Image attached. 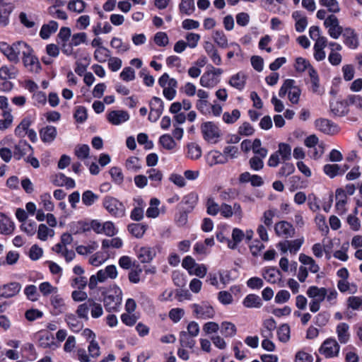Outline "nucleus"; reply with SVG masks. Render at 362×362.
<instances>
[{
	"mask_svg": "<svg viewBox=\"0 0 362 362\" xmlns=\"http://www.w3.org/2000/svg\"><path fill=\"white\" fill-rule=\"evenodd\" d=\"M315 126L320 132L327 134L333 135L339 132L337 124L328 119L320 118L316 119Z\"/></svg>",
	"mask_w": 362,
	"mask_h": 362,
	"instance_id": "obj_14",
	"label": "nucleus"
},
{
	"mask_svg": "<svg viewBox=\"0 0 362 362\" xmlns=\"http://www.w3.org/2000/svg\"><path fill=\"white\" fill-rule=\"evenodd\" d=\"M307 295L308 297L314 298V300L322 302L325 299L327 296V288L324 287L319 288L316 286H311L307 290Z\"/></svg>",
	"mask_w": 362,
	"mask_h": 362,
	"instance_id": "obj_25",
	"label": "nucleus"
},
{
	"mask_svg": "<svg viewBox=\"0 0 362 362\" xmlns=\"http://www.w3.org/2000/svg\"><path fill=\"white\" fill-rule=\"evenodd\" d=\"M74 117L78 123L84 122L88 117L86 108L83 106H78L74 114Z\"/></svg>",
	"mask_w": 362,
	"mask_h": 362,
	"instance_id": "obj_62",
	"label": "nucleus"
},
{
	"mask_svg": "<svg viewBox=\"0 0 362 362\" xmlns=\"http://www.w3.org/2000/svg\"><path fill=\"white\" fill-rule=\"evenodd\" d=\"M243 304L245 308H259L262 305L261 298L256 294L250 293L246 296L243 301Z\"/></svg>",
	"mask_w": 362,
	"mask_h": 362,
	"instance_id": "obj_34",
	"label": "nucleus"
},
{
	"mask_svg": "<svg viewBox=\"0 0 362 362\" xmlns=\"http://www.w3.org/2000/svg\"><path fill=\"white\" fill-rule=\"evenodd\" d=\"M220 331L225 337H233L236 334L237 328L233 323L224 321L221 325Z\"/></svg>",
	"mask_w": 362,
	"mask_h": 362,
	"instance_id": "obj_39",
	"label": "nucleus"
},
{
	"mask_svg": "<svg viewBox=\"0 0 362 362\" xmlns=\"http://www.w3.org/2000/svg\"><path fill=\"white\" fill-rule=\"evenodd\" d=\"M349 325L345 322H341L337 326V333L339 342L341 344H346L350 338L349 333Z\"/></svg>",
	"mask_w": 362,
	"mask_h": 362,
	"instance_id": "obj_33",
	"label": "nucleus"
},
{
	"mask_svg": "<svg viewBox=\"0 0 362 362\" xmlns=\"http://www.w3.org/2000/svg\"><path fill=\"white\" fill-rule=\"evenodd\" d=\"M340 170L341 165L338 164H326L323 167L324 173L330 178L341 175Z\"/></svg>",
	"mask_w": 362,
	"mask_h": 362,
	"instance_id": "obj_48",
	"label": "nucleus"
},
{
	"mask_svg": "<svg viewBox=\"0 0 362 362\" xmlns=\"http://www.w3.org/2000/svg\"><path fill=\"white\" fill-rule=\"evenodd\" d=\"M262 276L265 280L271 284H275L281 276V272L276 267H265L262 271Z\"/></svg>",
	"mask_w": 362,
	"mask_h": 362,
	"instance_id": "obj_29",
	"label": "nucleus"
},
{
	"mask_svg": "<svg viewBox=\"0 0 362 362\" xmlns=\"http://www.w3.org/2000/svg\"><path fill=\"white\" fill-rule=\"evenodd\" d=\"M37 223L32 220H29L21 226V229L29 236H32L35 233Z\"/></svg>",
	"mask_w": 362,
	"mask_h": 362,
	"instance_id": "obj_63",
	"label": "nucleus"
},
{
	"mask_svg": "<svg viewBox=\"0 0 362 362\" xmlns=\"http://www.w3.org/2000/svg\"><path fill=\"white\" fill-rule=\"evenodd\" d=\"M150 112L148 119L151 122H156L163 114L164 103L161 98L153 96L149 102Z\"/></svg>",
	"mask_w": 362,
	"mask_h": 362,
	"instance_id": "obj_11",
	"label": "nucleus"
},
{
	"mask_svg": "<svg viewBox=\"0 0 362 362\" xmlns=\"http://www.w3.org/2000/svg\"><path fill=\"white\" fill-rule=\"evenodd\" d=\"M39 346L47 349L55 345L53 334L48 331L41 332L38 339Z\"/></svg>",
	"mask_w": 362,
	"mask_h": 362,
	"instance_id": "obj_27",
	"label": "nucleus"
},
{
	"mask_svg": "<svg viewBox=\"0 0 362 362\" xmlns=\"http://www.w3.org/2000/svg\"><path fill=\"white\" fill-rule=\"evenodd\" d=\"M294 68L296 72L298 73H303L307 69L309 70L311 66H313L308 60L306 59L298 57L296 58L295 64H294Z\"/></svg>",
	"mask_w": 362,
	"mask_h": 362,
	"instance_id": "obj_45",
	"label": "nucleus"
},
{
	"mask_svg": "<svg viewBox=\"0 0 362 362\" xmlns=\"http://www.w3.org/2000/svg\"><path fill=\"white\" fill-rule=\"evenodd\" d=\"M129 119V115L124 110H112L107 115V120L113 125H119Z\"/></svg>",
	"mask_w": 362,
	"mask_h": 362,
	"instance_id": "obj_18",
	"label": "nucleus"
},
{
	"mask_svg": "<svg viewBox=\"0 0 362 362\" xmlns=\"http://www.w3.org/2000/svg\"><path fill=\"white\" fill-rule=\"evenodd\" d=\"M185 315V310L182 308H172L169 311V318L174 322L177 323Z\"/></svg>",
	"mask_w": 362,
	"mask_h": 362,
	"instance_id": "obj_64",
	"label": "nucleus"
},
{
	"mask_svg": "<svg viewBox=\"0 0 362 362\" xmlns=\"http://www.w3.org/2000/svg\"><path fill=\"white\" fill-rule=\"evenodd\" d=\"M194 337L189 335L187 332L182 331L180 332L179 340L180 345L182 347L193 348L195 345V340L193 339Z\"/></svg>",
	"mask_w": 362,
	"mask_h": 362,
	"instance_id": "obj_42",
	"label": "nucleus"
},
{
	"mask_svg": "<svg viewBox=\"0 0 362 362\" xmlns=\"http://www.w3.org/2000/svg\"><path fill=\"white\" fill-rule=\"evenodd\" d=\"M344 44L351 49L358 47V37L355 30L351 28H345L341 34Z\"/></svg>",
	"mask_w": 362,
	"mask_h": 362,
	"instance_id": "obj_13",
	"label": "nucleus"
},
{
	"mask_svg": "<svg viewBox=\"0 0 362 362\" xmlns=\"http://www.w3.org/2000/svg\"><path fill=\"white\" fill-rule=\"evenodd\" d=\"M86 2L83 0H71L68 4V9L76 13H82L86 7Z\"/></svg>",
	"mask_w": 362,
	"mask_h": 362,
	"instance_id": "obj_56",
	"label": "nucleus"
},
{
	"mask_svg": "<svg viewBox=\"0 0 362 362\" xmlns=\"http://www.w3.org/2000/svg\"><path fill=\"white\" fill-rule=\"evenodd\" d=\"M146 173L151 181V186L158 187L160 185L163 180V173L160 170L151 168L147 170Z\"/></svg>",
	"mask_w": 362,
	"mask_h": 362,
	"instance_id": "obj_35",
	"label": "nucleus"
},
{
	"mask_svg": "<svg viewBox=\"0 0 362 362\" xmlns=\"http://www.w3.org/2000/svg\"><path fill=\"white\" fill-rule=\"evenodd\" d=\"M65 321L70 329L74 332H80L83 327L82 322L75 315L71 313L66 315Z\"/></svg>",
	"mask_w": 362,
	"mask_h": 362,
	"instance_id": "obj_32",
	"label": "nucleus"
},
{
	"mask_svg": "<svg viewBox=\"0 0 362 362\" xmlns=\"http://www.w3.org/2000/svg\"><path fill=\"white\" fill-rule=\"evenodd\" d=\"M32 124V120L30 117H24L19 124L16 127L14 134L19 138H24L26 135V132L29 129V127Z\"/></svg>",
	"mask_w": 362,
	"mask_h": 362,
	"instance_id": "obj_31",
	"label": "nucleus"
},
{
	"mask_svg": "<svg viewBox=\"0 0 362 362\" xmlns=\"http://www.w3.org/2000/svg\"><path fill=\"white\" fill-rule=\"evenodd\" d=\"M209 164L212 166L216 164H223L228 161L227 158L224 156L220 151H214L209 153Z\"/></svg>",
	"mask_w": 362,
	"mask_h": 362,
	"instance_id": "obj_40",
	"label": "nucleus"
},
{
	"mask_svg": "<svg viewBox=\"0 0 362 362\" xmlns=\"http://www.w3.org/2000/svg\"><path fill=\"white\" fill-rule=\"evenodd\" d=\"M147 229L148 226L145 223H132L127 226L129 233L136 238H141Z\"/></svg>",
	"mask_w": 362,
	"mask_h": 362,
	"instance_id": "obj_26",
	"label": "nucleus"
},
{
	"mask_svg": "<svg viewBox=\"0 0 362 362\" xmlns=\"http://www.w3.org/2000/svg\"><path fill=\"white\" fill-rule=\"evenodd\" d=\"M296 168L293 163L288 161H282V165L276 173L279 177H288L295 172Z\"/></svg>",
	"mask_w": 362,
	"mask_h": 362,
	"instance_id": "obj_41",
	"label": "nucleus"
},
{
	"mask_svg": "<svg viewBox=\"0 0 362 362\" xmlns=\"http://www.w3.org/2000/svg\"><path fill=\"white\" fill-rule=\"evenodd\" d=\"M213 39L219 47L223 49L228 47V39L223 30L214 31Z\"/></svg>",
	"mask_w": 362,
	"mask_h": 362,
	"instance_id": "obj_44",
	"label": "nucleus"
},
{
	"mask_svg": "<svg viewBox=\"0 0 362 362\" xmlns=\"http://www.w3.org/2000/svg\"><path fill=\"white\" fill-rule=\"evenodd\" d=\"M309 76L310 77L311 90L314 93H320V78L316 69L311 66L309 69Z\"/></svg>",
	"mask_w": 362,
	"mask_h": 362,
	"instance_id": "obj_37",
	"label": "nucleus"
},
{
	"mask_svg": "<svg viewBox=\"0 0 362 362\" xmlns=\"http://www.w3.org/2000/svg\"><path fill=\"white\" fill-rule=\"evenodd\" d=\"M179 11L182 14L192 15L195 11L194 0H181L179 4Z\"/></svg>",
	"mask_w": 362,
	"mask_h": 362,
	"instance_id": "obj_38",
	"label": "nucleus"
},
{
	"mask_svg": "<svg viewBox=\"0 0 362 362\" xmlns=\"http://www.w3.org/2000/svg\"><path fill=\"white\" fill-rule=\"evenodd\" d=\"M25 42L18 41L10 45L6 42H0V51L12 62L17 63L19 61L21 50L25 47Z\"/></svg>",
	"mask_w": 362,
	"mask_h": 362,
	"instance_id": "obj_5",
	"label": "nucleus"
},
{
	"mask_svg": "<svg viewBox=\"0 0 362 362\" xmlns=\"http://www.w3.org/2000/svg\"><path fill=\"white\" fill-rule=\"evenodd\" d=\"M98 198L99 196L91 190H86L82 194V202L87 206L93 205Z\"/></svg>",
	"mask_w": 362,
	"mask_h": 362,
	"instance_id": "obj_51",
	"label": "nucleus"
},
{
	"mask_svg": "<svg viewBox=\"0 0 362 362\" xmlns=\"http://www.w3.org/2000/svg\"><path fill=\"white\" fill-rule=\"evenodd\" d=\"M125 168L128 170L133 172H137L141 168V165L139 163V158L136 156L129 157L125 162Z\"/></svg>",
	"mask_w": 362,
	"mask_h": 362,
	"instance_id": "obj_54",
	"label": "nucleus"
},
{
	"mask_svg": "<svg viewBox=\"0 0 362 362\" xmlns=\"http://www.w3.org/2000/svg\"><path fill=\"white\" fill-rule=\"evenodd\" d=\"M91 302L92 298H88L84 303H82L78 306L76 314L80 318L85 319L86 320L88 319V313L89 310H90Z\"/></svg>",
	"mask_w": 362,
	"mask_h": 362,
	"instance_id": "obj_49",
	"label": "nucleus"
},
{
	"mask_svg": "<svg viewBox=\"0 0 362 362\" xmlns=\"http://www.w3.org/2000/svg\"><path fill=\"white\" fill-rule=\"evenodd\" d=\"M158 84L163 88V94L168 100H172L176 95V88L177 87V81L173 78H170L167 73H164L158 78Z\"/></svg>",
	"mask_w": 362,
	"mask_h": 362,
	"instance_id": "obj_6",
	"label": "nucleus"
},
{
	"mask_svg": "<svg viewBox=\"0 0 362 362\" xmlns=\"http://www.w3.org/2000/svg\"><path fill=\"white\" fill-rule=\"evenodd\" d=\"M178 212L175 214V221L178 226H184L188 221V214L189 212L181 209H177Z\"/></svg>",
	"mask_w": 362,
	"mask_h": 362,
	"instance_id": "obj_61",
	"label": "nucleus"
},
{
	"mask_svg": "<svg viewBox=\"0 0 362 362\" xmlns=\"http://www.w3.org/2000/svg\"><path fill=\"white\" fill-rule=\"evenodd\" d=\"M103 206L115 218H122L125 216L124 204L115 197L105 196L103 199Z\"/></svg>",
	"mask_w": 362,
	"mask_h": 362,
	"instance_id": "obj_4",
	"label": "nucleus"
},
{
	"mask_svg": "<svg viewBox=\"0 0 362 362\" xmlns=\"http://www.w3.org/2000/svg\"><path fill=\"white\" fill-rule=\"evenodd\" d=\"M21 50V54L23 55L22 60L24 66L31 72L38 74L42 70V66L38 58L34 55L33 49L26 42L24 43Z\"/></svg>",
	"mask_w": 362,
	"mask_h": 362,
	"instance_id": "obj_2",
	"label": "nucleus"
},
{
	"mask_svg": "<svg viewBox=\"0 0 362 362\" xmlns=\"http://www.w3.org/2000/svg\"><path fill=\"white\" fill-rule=\"evenodd\" d=\"M199 200L198 194L196 192H190L184 196L182 201L177 205V209L187 211V212H192Z\"/></svg>",
	"mask_w": 362,
	"mask_h": 362,
	"instance_id": "obj_15",
	"label": "nucleus"
},
{
	"mask_svg": "<svg viewBox=\"0 0 362 362\" xmlns=\"http://www.w3.org/2000/svg\"><path fill=\"white\" fill-rule=\"evenodd\" d=\"M40 139L43 143H52L57 137V128L54 126L47 125L39 130Z\"/></svg>",
	"mask_w": 362,
	"mask_h": 362,
	"instance_id": "obj_21",
	"label": "nucleus"
},
{
	"mask_svg": "<svg viewBox=\"0 0 362 362\" xmlns=\"http://www.w3.org/2000/svg\"><path fill=\"white\" fill-rule=\"evenodd\" d=\"M277 337L280 341L287 342L290 339V327L288 324L281 325L277 330Z\"/></svg>",
	"mask_w": 362,
	"mask_h": 362,
	"instance_id": "obj_53",
	"label": "nucleus"
},
{
	"mask_svg": "<svg viewBox=\"0 0 362 362\" xmlns=\"http://www.w3.org/2000/svg\"><path fill=\"white\" fill-rule=\"evenodd\" d=\"M110 46L117 49L118 52H125L129 49V45L128 43L122 42V40L117 37L112 38Z\"/></svg>",
	"mask_w": 362,
	"mask_h": 362,
	"instance_id": "obj_55",
	"label": "nucleus"
},
{
	"mask_svg": "<svg viewBox=\"0 0 362 362\" xmlns=\"http://www.w3.org/2000/svg\"><path fill=\"white\" fill-rule=\"evenodd\" d=\"M207 68L211 70L205 71L201 76L199 83L202 86L205 88H213L219 83L218 76L223 73V70L220 68H215L209 64Z\"/></svg>",
	"mask_w": 362,
	"mask_h": 362,
	"instance_id": "obj_8",
	"label": "nucleus"
},
{
	"mask_svg": "<svg viewBox=\"0 0 362 362\" xmlns=\"http://www.w3.org/2000/svg\"><path fill=\"white\" fill-rule=\"evenodd\" d=\"M191 306L193 309V315L197 319L214 318L216 314L214 308L208 302H202L201 304L194 303Z\"/></svg>",
	"mask_w": 362,
	"mask_h": 362,
	"instance_id": "obj_9",
	"label": "nucleus"
},
{
	"mask_svg": "<svg viewBox=\"0 0 362 362\" xmlns=\"http://www.w3.org/2000/svg\"><path fill=\"white\" fill-rule=\"evenodd\" d=\"M349 102L348 98L344 100H333L329 101L331 112L335 117L346 116L349 112Z\"/></svg>",
	"mask_w": 362,
	"mask_h": 362,
	"instance_id": "obj_12",
	"label": "nucleus"
},
{
	"mask_svg": "<svg viewBox=\"0 0 362 362\" xmlns=\"http://www.w3.org/2000/svg\"><path fill=\"white\" fill-rule=\"evenodd\" d=\"M112 180L117 185H121L124 181V175L119 167H112L109 170Z\"/></svg>",
	"mask_w": 362,
	"mask_h": 362,
	"instance_id": "obj_46",
	"label": "nucleus"
},
{
	"mask_svg": "<svg viewBox=\"0 0 362 362\" xmlns=\"http://www.w3.org/2000/svg\"><path fill=\"white\" fill-rule=\"evenodd\" d=\"M156 255L154 247H141L138 252L137 257L141 263H150Z\"/></svg>",
	"mask_w": 362,
	"mask_h": 362,
	"instance_id": "obj_22",
	"label": "nucleus"
},
{
	"mask_svg": "<svg viewBox=\"0 0 362 362\" xmlns=\"http://www.w3.org/2000/svg\"><path fill=\"white\" fill-rule=\"evenodd\" d=\"M274 230L276 235L286 238L293 237L295 233L293 225L286 221L277 222L274 226Z\"/></svg>",
	"mask_w": 362,
	"mask_h": 362,
	"instance_id": "obj_16",
	"label": "nucleus"
},
{
	"mask_svg": "<svg viewBox=\"0 0 362 362\" xmlns=\"http://www.w3.org/2000/svg\"><path fill=\"white\" fill-rule=\"evenodd\" d=\"M28 151L33 154V148L25 141L21 140L18 144L15 145L13 151L14 158L17 160H21Z\"/></svg>",
	"mask_w": 362,
	"mask_h": 362,
	"instance_id": "obj_20",
	"label": "nucleus"
},
{
	"mask_svg": "<svg viewBox=\"0 0 362 362\" xmlns=\"http://www.w3.org/2000/svg\"><path fill=\"white\" fill-rule=\"evenodd\" d=\"M187 156L192 160L199 159L202 156L201 147L196 143H191L187 146Z\"/></svg>",
	"mask_w": 362,
	"mask_h": 362,
	"instance_id": "obj_47",
	"label": "nucleus"
},
{
	"mask_svg": "<svg viewBox=\"0 0 362 362\" xmlns=\"http://www.w3.org/2000/svg\"><path fill=\"white\" fill-rule=\"evenodd\" d=\"M347 308H351L354 310H358L360 308H362V296H349L347 300Z\"/></svg>",
	"mask_w": 362,
	"mask_h": 362,
	"instance_id": "obj_58",
	"label": "nucleus"
},
{
	"mask_svg": "<svg viewBox=\"0 0 362 362\" xmlns=\"http://www.w3.org/2000/svg\"><path fill=\"white\" fill-rule=\"evenodd\" d=\"M110 57V51L105 47L96 49L94 52V59L100 63L105 62Z\"/></svg>",
	"mask_w": 362,
	"mask_h": 362,
	"instance_id": "obj_50",
	"label": "nucleus"
},
{
	"mask_svg": "<svg viewBox=\"0 0 362 362\" xmlns=\"http://www.w3.org/2000/svg\"><path fill=\"white\" fill-rule=\"evenodd\" d=\"M246 75L240 71L233 75L229 80V85L232 87L238 89V90H243L245 88L246 84Z\"/></svg>",
	"mask_w": 362,
	"mask_h": 362,
	"instance_id": "obj_23",
	"label": "nucleus"
},
{
	"mask_svg": "<svg viewBox=\"0 0 362 362\" xmlns=\"http://www.w3.org/2000/svg\"><path fill=\"white\" fill-rule=\"evenodd\" d=\"M231 236L232 240H228V247L235 250L244 239L245 233L243 230L238 228H234Z\"/></svg>",
	"mask_w": 362,
	"mask_h": 362,
	"instance_id": "obj_30",
	"label": "nucleus"
},
{
	"mask_svg": "<svg viewBox=\"0 0 362 362\" xmlns=\"http://www.w3.org/2000/svg\"><path fill=\"white\" fill-rule=\"evenodd\" d=\"M138 204L141 206L134 207L130 213V218L135 221H140L144 218V209L142 207L144 201L141 199Z\"/></svg>",
	"mask_w": 362,
	"mask_h": 362,
	"instance_id": "obj_59",
	"label": "nucleus"
},
{
	"mask_svg": "<svg viewBox=\"0 0 362 362\" xmlns=\"http://www.w3.org/2000/svg\"><path fill=\"white\" fill-rule=\"evenodd\" d=\"M340 346L334 338H328L324 341L319 349V352L326 358L338 356Z\"/></svg>",
	"mask_w": 362,
	"mask_h": 362,
	"instance_id": "obj_10",
	"label": "nucleus"
},
{
	"mask_svg": "<svg viewBox=\"0 0 362 362\" xmlns=\"http://www.w3.org/2000/svg\"><path fill=\"white\" fill-rule=\"evenodd\" d=\"M21 285L18 282H10L0 286V297L9 298L16 296L21 291Z\"/></svg>",
	"mask_w": 362,
	"mask_h": 362,
	"instance_id": "obj_17",
	"label": "nucleus"
},
{
	"mask_svg": "<svg viewBox=\"0 0 362 362\" xmlns=\"http://www.w3.org/2000/svg\"><path fill=\"white\" fill-rule=\"evenodd\" d=\"M240 117V112L238 109L232 110L231 113L225 112L223 115V120L226 124L235 123Z\"/></svg>",
	"mask_w": 362,
	"mask_h": 362,
	"instance_id": "obj_57",
	"label": "nucleus"
},
{
	"mask_svg": "<svg viewBox=\"0 0 362 362\" xmlns=\"http://www.w3.org/2000/svg\"><path fill=\"white\" fill-rule=\"evenodd\" d=\"M277 151L270 155L267 161L269 167L275 168L280 163V157L282 161H288L291 158V146L286 143H279Z\"/></svg>",
	"mask_w": 362,
	"mask_h": 362,
	"instance_id": "obj_3",
	"label": "nucleus"
},
{
	"mask_svg": "<svg viewBox=\"0 0 362 362\" xmlns=\"http://www.w3.org/2000/svg\"><path fill=\"white\" fill-rule=\"evenodd\" d=\"M4 119H0V130L8 129L12 124L13 116L11 115V110H4L3 112Z\"/></svg>",
	"mask_w": 362,
	"mask_h": 362,
	"instance_id": "obj_60",
	"label": "nucleus"
},
{
	"mask_svg": "<svg viewBox=\"0 0 362 362\" xmlns=\"http://www.w3.org/2000/svg\"><path fill=\"white\" fill-rule=\"evenodd\" d=\"M101 293L104 307L107 312L117 311L122 303V290L116 285L108 288L99 287Z\"/></svg>",
	"mask_w": 362,
	"mask_h": 362,
	"instance_id": "obj_1",
	"label": "nucleus"
},
{
	"mask_svg": "<svg viewBox=\"0 0 362 362\" xmlns=\"http://www.w3.org/2000/svg\"><path fill=\"white\" fill-rule=\"evenodd\" d=\"M159 143L164 148L167 150H173L176 146V143L173 136L168 134L160 136Z\"/></svg>",
	"mask_w": 362,
	"mask_h": 362,
	"instance_id": "obj_52",
	"label": "nucleus"
},
{
	"mask_svg": "<svg viewBox=\"0 0 362 362\" xmlns=\"http://www.w3.org/2000/svg\"><path fill=\"white\" fill-rule=\"evenodd\" d=\"M58 23L55 21H50L47 24H44L40 30V36L43 40L48 39L52 34L58 29Z\"/></svg>",
	"mask_w": 362,
	"mask_h": 362,
	"instance_id": "obj_24",
	"label": "nucleus"
},
{
	"mask_svg": "<svg viewBox=\"0 0 362 362\" xmlns=\"http://www.w3.org/2000/svg\"><path fill=\"white\" fill-rule=\"evenodd\" d=\"M204 139L208 143L216 144L221 136V129L214 122H205L201 125Z\"/></svg>",
	"mask_w": 362,
	"mask_h": 362,
	"instance_id": "obj_7",
	"label": "nucleus"
},
{
	"mask_svg": "<svg viewBox=\"0 0 362 362\" xmlns=\"http://www.w3.org/2000/svg\"><path fill=\"white\" fill-rule=\"evenodd\" d=\"M14 6H0V25L6 27L9 23V16Z\"/></svg>",
	"mask_w": 362,
	"mask_h": 362,
	"instance_id": "obj_36",
	"label": "nucleus"
},
{
	"mask_svg": "<svg viewBox=\"0 0 362 362\" xmlns=\"http://www.w3.org/2000/svg\"><path fill=\"white\" fill-rule=\"evenodd\" d=\"M160 204V200L157 198H151L150 200V206L147 209L146 215L148 218H155L159 215L158 206Z\"/></svg>",
	"mask_w": 362,
	"mask_h": 362,
	"instance_id": "obj_43",
	"label": "nucleus"
},
{
	"mask_svg": "<svg viewBox=\"0 0 362 362\" xmlns=\"http://www.w3.org/2000/svg\"><path fill=\"white\" fill-rule=\"evenodd\" d=\"M55 186L65 185L67 189L74 188L76 183L74 179L66 177L64 173H59L56 175L55 179L52 181Z\"/></svg>",
	"mask_w": 362,
	"mask_h": 362,
	"instance_id": "obj_28",
	"label": "nucleus"
},
{
	"mask_svg": "<svg viewBox=\"0 0 362 362\" xmlns=\"http://www.w3.org/2000/svg\"><path fill=\"white\" fill-rule=\"evenodd\" d=\"M15 230V224L12 219L5 214L0 212V234L11 235Z\"/></svg>",
	"mask_w": 362,
	"mask_h": 362,
	"instance_id": "obj_19",
	"label": "nucleus"
}]
</instances>
